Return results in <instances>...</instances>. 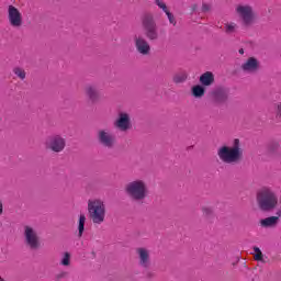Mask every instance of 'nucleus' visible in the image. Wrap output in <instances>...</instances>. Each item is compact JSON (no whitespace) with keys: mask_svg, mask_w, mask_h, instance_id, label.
Here are the masks:
<instances>
[{"mask_svg":"<svg viewBox=\"0 0 281 281\" xmlns=\"http://www.w3.org/2000/svg\"><path fill=\"white\" fill-rule=\"evenodd\" d=\"M88 213L93 225H102L106 218V204L101 199L89 200Z\"/></svg>","mask_w":281,"mask_h":281,"instance_id":"39448f33","label":"nucleus"},{"mask_svg":"<svg viewBox=\"0 0 281 281\" xmlns=\"http://www.w3.org/2000/svg\"><path fill=\"white\" fill-rule=\"evenodd\" d=\"M203 216H212L214 214V209L212 206H202Z\"/></svg>","mask_w":281,"mask_h":281,"instance_id":"a878e982","label":"nucleus"},{"mask_svg":"<svg viewBox=\"0 0 281 281\" xmlns=\"http://www.w3.org/2000/svg\"><path fill=\"white\" fill-rule=\"evenodd\" d=\"M192 95L193 98H203V95H205V88H203V86H194L192 88Z\"/></svg>","mask_w":281,"mask_h":281,"instance_id":"aec40b11","label":"nucleus"},{"mask_svg":"<svg viewBox=\"0 0 281 281\" xmlns=\"http://www.w3.org/2000/svg\"><path fill=\"white\" fill-rule=\"evenodd\" d=\"M24 243L26 247L33 251L41 249V237L38 236L36 228L30 225L24 226Z\"/></svg>","mask_w":281,"mask_h":281,"instance_id":"0eeeda50","label":"nucleus"},{"mask_svg":"<svg viewBox=\"0 0 281 281\" xmlns=\"http://www.w3.org/2000/svg\"><path fill=\"white\" fill-rule=\"evenodd\" d=\"M3 214V202L0 200V216Z\"/></svg>","mask_w":281,"mask_h":281,"instance_id":"473e14b6","label":"nucleus"},{"mask_svg":"<svg viewBox=\"0 0 281 281\" xmlns=\"http://www.w3.org/2000/svg\"><path fill=\"white\" fill-rule=\"evenodd\" d=\"M235 14L238 16L243 27H254L258 21V14L254 5L240 2L235 5Z\"/></svg>","mask_w":281,"mask_h":281,"instance_id":"7ed1b4c3","label":"nucleus"},{"mask_svg":"<svg viewBox=\"0 0 281 281\" xmlns=\"http://www.w3.org/2000/svg\"><path fill=\"white\" fill-rule=\"evenodd\" d=\"M114 126L121 133H126L133 128V121H131V114L128 112H120L114 121Z\"/></svg>","mask_w":281,"mask_h":281,"instance_id":"9b49d317","label":"nucleus"},{"mask_svg":"<svg viewBox=\"0 0 281 281\" xmlns=\"http://www.w3.org/2000/svg\"><path fill=\"white\" fill-rule=\"evenodd\" d=\"M280 150V143L279 142H271L268 145V153H278Z\"/></svg>","mask_w":281,"mask_h":281,"instance_id":"b1692460","label":"nucleus"},{"mask_svg":"<svg viewBox=\"0 0 281 281\" xmlns=\"http://www.w3.org/2000/svg\"><path fill=\"white\" fill-rule=\"evenodd\" d=\"M257 203L262 212H271L278 205V195H276L273 189L263 187L257 192Z\"/></svg>","mask_w":281,"mask_h":281,"instance_id":"20e7f679","label":"nucleus"},{"mask_svg":"<svg viewBox=\"0 0 281 281\" xmlns=\"http://www.w3.org/2000/svg\"><path fill=\"white\" fill-rule=\"evenodd\" d=\"M156 5H158V8H162V5H165L166 3L161 0H155Z\"/></svg>","mask_w":281,"mask_h":281,"instance_id":"7c9ffc66","label":"nucleus"},{"mask_svg":"<svg viewBox=\"0 0 281 281\" xmlns=\"http://www.w3.org/2000/svg\"><path fill=\"white\" fill-rule=\"evenodd\" d=\"M212 10V5L209 3H203L202 4V12H210Z\"/></svg>","mask_w":281,"mask_h":281,"instance_id":"c85d7f7f","label":"nucleus"},{"mask_svg":"<svg viewBox=\"0 0 281 281\" xmlns=\"http://www.w3.org/2000/svg\"><path fill=\"white\" fill-rule=\"evenodd\" d=\"M125 193L131 201L142 203L148 196V183L142 179L132 180L125 186Z\"/></svg>","mask_w":281,"mask_h":281,"instance_id":"f03ea898","label":"nucleus"},{"mask_svg":"<svg viewBox=\"0 0 281 281\" xmlns=\"http://www.w3.org/2000/svg\"><path fill=\"white\" fill-rule=\"evenodd\" d=\"M187 80H188V74L186 72H180L173 77V82H176L177 85L181 82H186Z\"/></svg>","mask_w":281,"mask_h":281,"instance_id":"4be33fe9","label":"nucleus"},{"mask_svg":"<svg viewBox=\"0 0 281 281\" xmlns=\"http://www.w3.org/2000/svg\"><path fill=\"white\" fill-rule=\"evenodd\" d=\"M0 281H5V279H3V278L0 276Z\"/></svg>","mask_w":281,"mask_h":281,"instance_id":"f704fd0d","label":"nucleus"},{"mask_svg":"<svg viewBox=\"0 0 281 281\" xmlns=\"http://www.w3.org/2000/svg\"><path fill=\"white\" fill-rule=\"evenodd\" d=\"M97 138L104 148H113L115 146V135L109 128H101L97 132Z\"/></svg>","mask_w":281,"mask_h":281,"instance_id":"1a4fd4ad","label":"nucleus"},{"mask_svg":"<svg viewBox=\"0 0 281 281\" xmlns=\"http://www.w3.org/2000/svg\"><path fill=\"white\" fill-rule=\"evenodd\" d=\"M239 54H241V55L245 54V49L240 48Z\"/></svg>","mask_w":281,"mask_h":281,"instance_id":"72a5a7b5","label":"nucleus"},{"mask_svg":"<svg viewBox=\"0 0 281 281\" xmlns=\"http://www.w3.org/2000/svg\"><path fill=\"white\" fill-rule=\"evenodd\" d=\"M212 95L217 104H224V102H227V98H229L227 90H225L223 88L214 90Z\"/></svg>","mask_w":281,"mask_h":281,"instance_id":"dca6fc26","label":"nucleus"},{"mask_svg":"<svg viewBox=\"0 0 281 281\" xmlns=\"http://www.w3.org/2000/svg\"><path fill=\"white\" fill-rule=\"evenodd\" d=\"M13 74L19 78L20 80H25L27 74L25 72V69L21 67L13 68Z\"/></svg>","mask_w":281,"mask_h":281,"instance_id":"412c9836","label":"nucleus"},{"mask_svg":"<svg viewBox=\"0 0 281 281\" xmlns=\"http://www.w3.org/2000/svg\"><path fill=\"white\" fill-rule=\"evenodd\" d=\"M138 256V265L143 269H148L150 267V250L145 247H139L136 249Z\"/></svg>","mask_w":281,"mask_h":281,"instance_id":"ddd939ff","label":"nucleus"},{"mask_svg":"<svg viewBox=\"0 0 281 281\" xmlns=\"http://www.w3.org/2000/svg\"><path fill=\"white\" fill-rule=\"evenodd\" d=\"M274 114L277 120H281V102L274 104Z\"/></svg>","mask_w":281,"mask_h":281,"instance_id":"bb28decb","label":"nucleus"},{"mask_svg":"<svg viewBox=\"0 0 281 281\" xmlns=\"http://www.w3.org/2000/svg\"><path fill=\"white\" fill-rule=\"evenodd\" d=\"M166 15L171 25H177V19H175V15L170 11H167Z\"/></svg>","mask_w":281,"mask_h":281,"instance_id":"cd10ccee","label":"nucleus"},{"mask_svg":"<svg viewBox=\"0 0 281 281\" xmlns=\"http://www.w3.org/2000/svg\"><path fill=\"white\" fill-rule=\"evenodd\" d=\"M46 149L52 150V153H63L65 150V146H67V142L60 135H54L46 139L45 143Z\"/></svg>","mask_w":281,"mask_h":281,"instance_id":"9d476101","label":"nucleus"},{"mask_svg":"<svg viewBox=\"0 0 281 281\" xmlns=\"http://www.w3.org/2000/svg\"><path fill=\"white\" fill-rule=\"evenodd\" d=\"M7 21L14 30L23 27V13L21 10L12 4L7 7Z\"/></svg>","mask_w":281,"mask_h":281,"instance_id":"6e6552de","label":"nucleus"},{"mask_svg":"<svg viewBox=\"0 0 281 281\" xmlns=\"http://www.w3.org/2000/svg\"><path fill=\"white\" fill-rule=\"evenodd\" d=\"M243 145L240 139L234 138L232 146L223 145L217 149V157L222 164L227 166H236L243 161Z\"/></svg>","mask_w":281,"mask_h":281,"instance_id":"f257e3e1","label":"nucleus"},{"mask_svg":"<svg viewBox=\"0 0 281 281\" xmlns=\"http://www.w3.org/2000/svg\"><path fill=\"white\" fill-rule=\"evenodd\" d=\"M134 45L136 48V52L140 54V56H149L150 55V44L144 36L142 35H135L134 36Z\"/></svg>","mask_w":281,"mask_h":281,"instance_id":"f8f14e48","label":"nucleus"},{"mask_svg":"<svg viewBox=\"0 0 281 281\" xmlns=\"http://www.w3.org/2000/svg\"><path fill=\"white\" fill-rule=\"evenodd\" d=\"M261 262H265V258L262 257V261Z\"/></svg>","mask_w":281,"mask_h":281,"instance_id":"c9c22d12","label":"nucleus"},{"mask_svg":"<svg viewBox=\"0 0 281 281\" xmlns=\"http://www.w3.org/2000/svg\"><path fill=\"white\" fill-rule=\"evenodd\" d=\"M252 249L255 251V260L262 261V258H265V255H262V250H260V248L258 247H254Z\"/></svg>","mask_w":281,"mask_h":281,"instance_id":"393cba45","label":"nucleus"},{"mask_svg":"<svg viewBox=\"0 0 281 281\" xmlns=\"http://www.w3.org/2000/svg\"><path fill=\"white\" fill-rule=\"evenodd\" d=\"M245 74H256L260 69V61L256 57H249L243 65Z\"/></svg>","mask_w":281,"mask_h":281,"instance_id":"4468645a","label":"nucleus"},{"mask_svg":"<svg viewBox=\"0 0 281 281\" xmlns=\"http://www.w3.org/2000/svg\"><path fill=\"white\" fill-rule=\"evenodd\" d=\"M160 10H162L165 12V14H167V12H170V10H168V7L166 4H162L160 7Z\"/></svg>","mask_w":281,"mask_h":281,"instance_id":"2f4dec72","label":"nucleus"},{"mask_svg":"<svg viewBox=\"0 0 281 281\" xmlns=\"http://www.w3.org/2000/svg\"><path fill=\"white\" fill-rule=\"evenodd\" d=\"M60 265L63 267H69V265H71V254L65 252L61 258Z\"/></svg>","mask_w":281,"mask_h":281,"instance_id":"5701e85b","label":"nucleus"},{"mask_svg":"<svg viewBox=\"0 0 281 281\" xmlns=\"http://www.w3.org/2000/svg\"><path fill=\"white\" fill-rule=\"evenodd\" d=\"M85 93L90 102H98V100H100V90L93 85L86 86Z\"/></svg>","mask_w":281,"mask_h":281,"instance_id":"2eb2a0df","label":"nucleus"},{"mask_svg":"<svg viewBox=\"0 0 281 281\" xmlns=\"http://www.w3.org/2000/svg\"><path fill=\"white\" fill-rule=\"evenodd\" d=\"M199 10V4L193 3L191 4V14H193V12H196Z\"/></svg>","mask_w":281,"mask_h":281,"instance_id":"c756f323","label":"nucleus"},{"mask_svg":"<svg viewBox=\"0 0 281 281\" xmlns=\"http://www.w3.org/2000/svg\"><path fill=\"white\" fill-rule=\"evenodd\" d=\"M214 82V72L206 71L200 76V85L202 87H212Z\"/></svg>","mask_w":281,"mask_h":281,"instance_id":"f3484780","label":"nucleus"},{"mask_svg":"<svg viewBox=\"0 0 281 281\" xmlns=\"http://www.w3.org/2000/svg\"><path fill=\"white\" fill-rule=\"evenodd\" d=\"M225 34H236L238 32V23L231 21L224 24Z\"/></svg>","mask_w":281,"mask_h":281,"instance_id":"a211bd4d","label":"nucleus"},{"mask_svg":"<svg viewBox=\"0 0 281 281\" xmlns=\"http://www.w3.org/2000/svg\"><path fill=\"white\" fill-rule=\"evenodd\" d=\"M85 223H87V215L80 214L77 226L79 238H82V234H85Z\"/></svg>","mask_w":281,"mask_h":281,"instance_id":"6ab92c4d","label":"nucleus"},{"mask_svg":"<svg viewBox=\"0 0 281 281\" xmlns=\"http://www.w3.org/2000/svg\"><path fill=\"white\" fill-rule=\"evenodd\" d=\"M142 25L148 41H157L159 38V31L157 30V22L150 13H145L142 18Z\"/></svg>","mask_w":281,"mask_h":281,"instance_id":"423d86ee","label":"nucleus"}]
</instances>
